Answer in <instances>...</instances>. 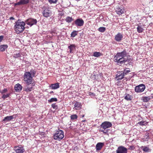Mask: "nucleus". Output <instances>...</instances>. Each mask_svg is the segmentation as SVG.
Returning <instances> with one entry per match:
<instances>
[{
  "instance_id": "2eb2a0df",
  "label": "nucleus",
  "mask_w": 153,
  "mask_h": 153,
  "mask_svg": "<svg viewBox=\"0 0 153 153\" xmlns=\"http://www.w3.org/2000/svg\"><path fill=\"white\" fill-rule=\"evenodd\" d=\"M29 0H20V1L16 3L15 5H21L27 4L29 2Z\"/></svg>"
},
{
  "instance_id": "7ed1b4c3",
  "label": "nucleus",
  "mask_w": 153,
  "mask_h": 153,
  "mask_svg": "<svg viewBox=\"0 0 153 153\" xmlns=\"http://www.w3.org/2000/svg\"><path fill=\"white\" fill-rule=\"evenodd\" d=\"M25 23L24 22H21L19 19L15 23L14 25V29L16 31L19 33L22 32L25 29Z\"/></svg>"
},
{
  "instance_id": "39448f33",
  "label": "nucleus",
  "mask_w": 153,
  "mask_h": 153,
  "mask_svg": "<svg viewBox=\"0 0 153 153\" xmlns=\"http://www.w3.org/2000/svg\"><path fill=\"white\" fill-rule=\"evenodd\" d=\"M112 125L111 123L109 122H105L101 124V127L103 129H100V131L103 133H105L107 131H105L104 130L106 128H109Z\"/></svg>"
},
{
  "instance_id": "4c0bfd02",
  "label": "nucleus",
  "mask_w": 153,
  "mask_h": 153,
  "mask_svg": "<svg viewBox=\"0 0 153 153\" xmlns=\"http://www.w3.org/2000/svg\"><path fill=\"white\" fill-rule=\"evenodd\" d=\"M57 0H49V1L50 3H56Z\"/></svg>"
},
{
  "instance_id": "cd10ccee",
  "label": "nucleus",
  "mask_w": 153,
  "mask_h": 153,
  "mask_svg": "<svg viewBox=\"0 0 153 153\" xmlns=\"http://www.w3.org/2000/svg\"><path fill=\"white\" fill-rule=\"evenodd\" d=\"M148 123L146 121H142L138 123L137 124H139L140 125L143 126H145Z\"/></svg>"
},
{
  "instance_id": "72a5a7b5",
  "label": "nucleus",
  "mask_w": 153,
  "mask_h": 153,
  "mask_svg": "<svg viewBox=\"0 0 153 153\" xmlns=\"http://www.w3.org/2000/svg\"><path fill=\"white\" fill-rule=\"evenodd\" d=\"M10 95L9 94H3L2 97V98L4 99H5L6 98H7L9 97Z\"/></svg>"
},
{
  "instance_id": "20e7f679",
  "label": "nucleus",
  "mask_w": 153,
  "mask_h": 153,
  "mask_svg": "<svg viewBox=\"0 0 153 153\" xmlns=\"http://www.w3.org/2000/svg\"><path fill=\"white\" fill-rule=\"evenodd\" d=\"M64 133L63 131L58 129L56 131L53 135V139L57 141H60L64 137Z\"/></svg>"
},
{
  "instance_id": "6e6552de",
  "label": "nucleus",
  "mask_w": 153,
  "mask_h": 153,
  "mask_svg": "<svg viewBox=\"0 0 153 153\" xmlns=\"http://www.w3.org/2000/svg\"><path fill=\"white\" fill-rule=\"evenodd\" d=\"M43 11L42 13L43 16L46 18L52 15V12L49 10L48 8H44L43 9Z\"/></svg>"
},
{
  "instance_id": "f03ea898",
  "label": "nucleus",
  "mask_w": 153,
  "mask_h": 153,
  "mask_svg": "<svg viewBox=\"0 0 153 153\" xmlns=\"http://www.w3.org/2000/svg\"><path fill=\"white\" fill-rule=\"evenodd\" d=\"M126 56L127 53L125 51L118 53L114 57V61L117 63L122 64L127 61L128 59L126 58Z\"/></svg>"
},
{
  "instance_id": "5701e85b",
  "label": "nucleus",
  "mask_w": 153,
  "mask_h": 153,
  "mask_svg": "<svg viewBox=\"0 0 153 153\" xmlns=\"http://www.w3.org/2000/svg\"><path fill=\"white\" fill-rule=\"evenodd\" d=\"M7 47V45H3L0 46V51H3L5 50Z\"/></svg>"
},
{
  "instance_id": "58836bf2",
  "label": "nucleus",
  "mask_w": 153,
  "mask_h": 153,
  "mask_svg": "<svg viewBox=\"0 0 153 153\" xmlns=\"http://www.w3.org/2000/svg\"><path fill=\"white\" fill-rule=\"evenodd\" d=\"M97 75H91V78L92 79H93L94 80H97V79L96 78V76Z\"/></svg>"
},
{
  "instance_id": "f8f14e48",
  "label": "nucleus",
  "mask_w": 153,
  "mask_h": 153,
  "mask_svg": "<svg viewBox=\"0 0 153 153\" xmlns=\"http://www.w3.org/2000/svg\"><path fill=\"white\" fill-rule=\"evenodd\" d=\"M16 117V115H13L12 116H7L4 117V119L3 120V121L4 122L10 121L13 119H15Z\"/></svg>"
},
{
  "instance_id": "423d86ee",
  "label": "nucleus",
  "mask_w": 153,
  "mask_h": 153,
  "mask_svg": "<svg viewBox=\"0 0 153 153\" xmlns=\"http://www.w3.org/2000/svg\"><path fill=\"white\" fill-rule=\"evenodd\" d=\"M146 88L145 85L143 84H141L136 86L134 89L137 93H140L144 91Z\"/></svg>"
},
{
  "instance_id": "7c9ffc66",
  "label": "nucleus",
  "mask_w": 153,
  "mask_h": 153,
  "mask_svg": "<svg viewBox=\"0 0 153 153\" xmlns=\"http://www.w3.org/2000/svg\"><path fill=\"white\" fill-rule=\"evenodd\" d=\"M57 100V98H51L50 100H48L49 102H56Z\"/></svg>"
},
{
  "instance_id": "37998d69",
  "label": "nucleus",
  "mask_w": 153,
  "mask_h": 153,
  "mask_svg": "<svg viewBox=\"0 0 153 153\" xmlns=\"http://www.w3.org/2000/svg\"><path fill=\"white\" fill-rule=\"evenodd\" d=\"M10 20H14V18L13 17H11L10 18Z\"/></svg>"
},
{
  "instance_id": "473e14b6",
  "label": "nucleus",
  "mask_w": 153,
  "mask_h": 153,
  "mask_svg": "<svg viewBox=\"0 0 153 153\" xmlns=\"http://www.w3.org/2000/svg\"><path fill=\"white\" fill-rule=\"evenodd\" d=\"M143 150L146 152H148L149 150V148L147 147H143Z\"/></svg>"
},
{
  "instance_id": "393cba45",
  "label": "nucleus",
  "mask_w": 153,
  "mask_h": 153,
  "mask_svg": "<svg viewBox=\"0 0 153 153\" xmlns=\"http://www.w3.org/2000/svg\"><path fill=\"white\" fill-rule=\"evenodd\" d=\"M102 55V54L100 52H94L93 53V56L95 57H98Z\"/></svg>"
},
{
  "instance_id": "4468645a",
  "label": "nucleus",
  "mask_w": 153,
  "mask_h": 153,
  "mask_svg": "<svg viewBox=\"0 0 153 153\" xmlns=\"http://www.w3.org/2000/svg\"><path fill=\"white\" fill-rule=\"evenodd\" d=\"M123 38V35L120 33H118L115 36L114 39L118 42H120Z\"/></svg>"
},
{
  "instance_id": "a18cd8bd",
  "label": "nucleus",
  "mask_w": 153,
  "mask_h": 153,
  "mask_svg": "<svg viewBox=\"0 0 153 153\" xmlns=\"http://www.w3.org/2000/svg\"><path fill=\"white\" fill-rule=\"evenodd\" d=\"M50 93H53V91H51Z\"/></svg>"
},
{
  "instance_id": "6ab92c4d",
  "label": "nucleus",
  "mask_w": 153,
  "mask_h": 153,
  "mask_svg": "<svg viewBox=\"0 0 153 153\" xmlns=\"http://www.w3.org/2000/svg\"><path fill=\"white\" fill-rule=\"evenodd\" d=\"M104 145L103 143H98L96 145V149L97 150H100Z\"/></svg>"
},
{
  "instance_id": "2f4dec72",
  "label": "nucleus",
  "mask_w": 153,
  "mask_h": 153,
  "mask_svg": "<svg viewBox=\"0 0 153 153\" xmlns=\"http://www.w3.org/2000/svg\"><path fill=\"white\" fill-rule=\"evenodd\" d=\"M105 30V28L104 27H101L98 29V30L101 32H104Z\"/></svg>"
},
{
  "instance_id": "412c9836",
  "label": "nucleus",
  "mask_w": 153,
  "mask_h": 153,
  "mask_svg": "<svg viewBox=\"0 0 153 153\" xmlns=\"http://www.w3.org/2000/svg\"><path fill=\"white\" fill-rule=\"evenodd\" d=\"M152 97L150 96L143 97L142 98V100L144 102H147L151 99Z\"/></svg>"
},
{
  "instance_id": "c756f323",
  "label": "nucleus",
  "mask_w": 153,
  "mask_h": 153,
  "mask_svg": "<svg viewBox=\"0 0 153 153\" xmlns=\"http://www.w3.org/2000/svg\"><path fill=\"white\" fill-rule=\"evenodd\" d=\"M73 20L72 17L69 16L67 17L65 19L66 21L68 23L71 22Z\"/></svg>"
},
{
  "instance_id": "b1692460",
  "label": "nucleus",
  "mask_w": 153,
  "mask_h": 153,
  "mask_svg": "<svg viewBox=\"0 0 153 153\" xmlns=\"http://www.w3.org/2000/svg\"><path fill=\"white\" fill-rule=\"evenodd\" d=\"M137 32L139 33L142 32L144 30L143 27L141 26H138L137 28Z\"/></svg>"
},
{
  "instance_id": "dca6fc26",
  "label": "nucleus",
  "mask_w": 153,
  "mask_h": 153,
  "mask_svg": "<svg viewBox=\"0 0 153 153\" xmlns=\"http://www.w3.org/2000/svg\"><path fill=\"white\" fill-rule=\"evenodd\" d=\"M22 87L19 83L15 85L14 86V89L16 92L21 91L22 89Z\"/></svg>"
},
{
  "instance_id": "e433bc0d",
  "label": "nucleus",
  "mask_w": 153,
  "mask_h": 153,
  "mask_svg": "<svg viewBox=\"0 0 153 153\" xmlns=\"http://www.w3.org/2000/svg\"><path fill=\"white\" fill-rule=\"evenodd\" d=\"M51 106L54 109H56L57 108V106L55 104H52L51 105Z\"/></svg>"
},
{
  "instance_id": "ddd939ff",
  "label": "nucleus",
  "mask_w": 153,
  "mask_h": 153,
  "mask_svg": "<svg viewBox=\"0 0 153 153\" xmlns=\"http://www.w3.org/2000/svg\"><path fill=\"white\" fill-rule=\"evenodd\" d=\"M125 75L123 71H119L117 74L116 79L117 80L121 79L124 78Z\"/></svg>"
},
{
  "instance_id": "c9c22d12",
  "label": "nucleus",
  "mask_w": 153,
  "mask_h": 153,
  "mask_svg": "<svg viewBox=\"0 0 153 153\" xmlns=\"http://www.w3.org/2000/svg\"><path fill=\"white\" fill-rule=\"evenodd\" d=\"M7 89H4L1 91L0 92L2 94L5 93L7 92Z\"/></svg>"
},
{
  "instance_id": "c85d7f7f",
  "label": "nucleus",
  "mask_w": 153,
  "mask_h": 153,
  "mask_svg": "<svg viewBox=\"0 0 153 153\" xmlns=\"http://www.w3.org/2000/svg\"><path fill=\"white\" fill-rule=\"evenodd\" d=\"M21 56V54L18 52H15L13 54V57L15 58H18L20 57Z\"/></svg>"
},
{
  "instance_id": "9b49d317",
  "label": "nucleus",
  "mask_w": 153,
  "mask_h": 153,
  "mask_svg": "<svg viewBox=\"0 0 153 153\" xmlns=\"http://www.w3.org/2000/svg\"><path fill=\"white\" fill-rule=\"evenodd\" d=\"M14 150L16 153H22L25 151L23 147L21 146L15 147Z\"/></svg>"
},
{
  "instance_id": "0eeeda50",
  "label": "nucleus",
  "mask_w": 153,
  "mask_h": 153,
  "mask_svg": "<svg viewBox=\"0 0 153 153\" xmlns=\"http://www.w3.org/2000/svg\"><path fill=\"white\" fill-rule=\"evenodd\" d=\"M84 24V21L80 18L76 19L73 23V24L75 25L77 27L82 26Z\"/></svg>"
},
{
  "instance_id": "f704fd0d",
  "label": "nucleus",
  "mask_w": 153,
  "mask_h": 153,
  "mask_svg": "<svg viewBox=\"0 0 153 153\" xmlns=\"http://www.w3.org/2000/svg\"><path fill=\"white\" fill-rule=\"evenodd\" d=\"M77 116L76 114H74L71 115V118L72 120L77 119Z\"/></svg>"
},
{
  "instance_id": "1a4fd4ad",
  "label": "nucleus",
  "mask_w": 153,
  "mask_h": 153,
  "mask_svg": "<svg viewBox=\"0 0 153 153\" xmlns=\"http://www.w3.org/2000/svg\"><path fill=\"white\" fill-rule=\"evenodd\" d=\"M25 22L27 25L31 26L34 25L36 24L37 21L35 19L30 18L26 20Z\"/></svg>"
},
{
  "instance_id": "79ce46f5",
  "label": "nucleus",
  "mask_w": 153,
  "mask_h": 153,
  "mask_svg": "<svg viewBox=\"0 0 153 153\" xmlns=\"http://www.w3.org/2000/svg\"><path fill=\"white\" fill-rule=\"evenodd\" d=\"M134 148V147L133 146H130L129 148V149H133Z\"/></svg>"
},
{
  "instance_id": "bb28decb",
  "label": "nucleus",
  "mask_w": 153,
  "mask_h": 153,
  "mask_svg": "<svg viewBox=\"0 0 153 153\" xmlns=\"http://www.w3.org/2000/svg\"><path fill=\"white\" fill-rule=\"evenodd\" d=\"M78 34V31L76 30L73 31L71 33V37H74Z\"/></svg>"
},
{
  "instance_id": "f257e3e1",
  "label": "nucleus",
  "mask_w": 153,
  "mask_h": 153,
  "mask_svg": "<svg viewBox=\"0 0 153 153\" xmlns=\"http://www.w3.org/2000/svg\"><path fill=\"white\" fill-rule=\"evenodd\" d=\"M36 71L33 69H31L30 72H25L23 76L24 83L26 84L25 90L26 91H31L34 85L32 84L33 77L34 76Z\"/></svg>"
},
{
  "instance_id": "aec40b11",
  "label": "nucleus",
  "mask_w": 153,
  "mask_h": 153,
  "mask_svg": "<svg viewBox=\"0 0 153 153\" xmlns=\"http://www.w3.org/2000/svg\"><path fill=\"white\" fill-rule=\"evenodd\" d=\"M74 108L76 110H79L81 107V103L79 102H76L74 104Z\"/></svg>"
},
{
  "instance_id": "f3484780",
  "label": "nucleus",
  "mask_w": 153,
  "mask_h": 153,
  "mask_svg": "<svg viewBox=\"0 0 153 153\" xmlns=\"http://www.w3.org/2000/svg\"><path fill=\"white\" fill-rule=\"evenodd\" d=\"M76 46L74 44H72L69 46L68 48L70 49L69 52L71 53H73L76 49Z\"/></svg>"
},
{
  "instance_id": "9d476101",
  "label": "nucleus",
  "mask_w": 153,
  "mask_h": 153,
  "mask_svg": "<svg viewBox=\"0 0 153 153\" xmlns=\"http://www.w3.org/2000/svg\"><path fill=\"white\" fill-rule=\"evenodd\" d=\"M117 153H127V149L123 146L119 147L116 150Z\"/></svg>"
},
{
  "instance_id": "c03bdc74",
  "label": "nucleus",
  "mask_w": 153,
  "mask_h": 153,
  "mask_svg": "<svg viewBox=\"0 0 153 153\" xmlns=\"http://www.w3.org/2000/svg\"><path fill=\"white\" fill-rule=\"evenodd\" d=\"M146 139H149V137L147 136V137L146 138Z\"/></svg>"
},
{
  "instance_id": "a211bd4d",
  "label": "nucleus",
  "mask_w": 153,
  "mask_h": 153,
  "mask_svg": "<svg viewBox=\"0 0 153 153\" xmlns=\"http://www.w3.org/2000/svg\"><path fill=\"white\" fill-rule=\"evenodd\" d=\"M59 85L58 83L51 84L49 86L50 88L52 89H56L59 88Z\"/></svg>"
},
{
  "instance_id": "4be33fe9",
  "label": "nucleus",
  "mask_w": 153,
  "mask_h": 153,
  "mask_svg": "<svg viewBox=\"0 0 153 153\" xmlns=\"http://www.w3.org/2000/svg\"><path fill=\"white\" fill-rule=\"evenodd\" d=\"M124 10L123 9H121L120 8H117L116 10V12L119 15H120L124 13Z\"/></svg>"
},
{
  "instance_id": "a878e982",
  "label": "nucleus",
  "mask_w": 153,
  "mask_h": 153,
  "mask_svg": "<svg viewBox=\"0 0 153 153\" xmlns=\"http://www.w3.org/2000/svg\"><path fill=\"white\" fill-rule=\"evenodd\" d=\"M132 97L128 94H127L125 96V99L127 100H132Z\"/></svg>"
},
{
  "instance_id": "a19ab883",
  "label": "nucleus",
  "mask_w": 153,
  "mask_h": 153,
  "mask_svg": "<svg viewBox=\"0 0 153 153\" xmlns=\"http://www.w3.org/2000/svg\"><path fill=\"white\" fill-rule=\"evenodd\" d=\"M3 37L2 36H0V42H1L3 39Z\"/></svg>"
},
{
  "instance_id": "ea45409f",
  "label": "nucleus",
  "mask_w": 153,
  "mask_h": 153,
  "mask_svg": "<svg viewBox=\"0 0 153 153\" xmlns=\"http://www.w3.org/2000/svg\"><path fill=\"white\" fill-rule=\"evenodd\" d=\"M130 72L129 70H125L123 72L124 73V74L125 75L127 73H128Z\"/></svg>"
}]
</instances>
